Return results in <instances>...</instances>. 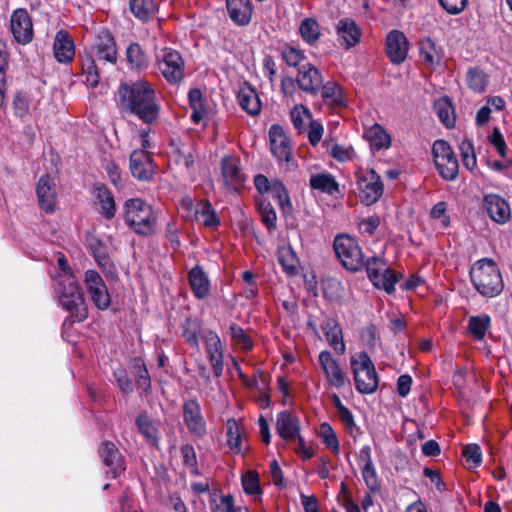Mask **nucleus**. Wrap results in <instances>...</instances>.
I'll use <instances>...</instances> for the list:
<instances>
[{"instance_id": "obj_1", "label": "nucleus", "mask_w": 512, "mask_h": 512, "mask_svg": "<svg viewBox=\"0 0 512 512\" xmlns=\"http://www.w3.org/2000/svg\"><path fill=\"white\" fill-rule=\"evenodd\" d=\"M117 95L122 111L138 117L148 125L159 120L161 105L154 87L148 81L138 79L121 83Z\"/></svg>"}, {"instance_id": "obj_2", "label": "nucleus", "mask_w": 512, "mask_h": 512, "mask_svg": "<svg viewBox=\"0 0 512 512\" xmlns=\"http://www.w3.org/2000/svg\"><path fill=\"white\" fill-rule=\"evenodd\" d=\"M469 275L475 290L485 298L497 297L504 290L501 271L491 258L477 260L471 266Z\"/></svg>"}, {"instance_id": "obj_3", "label": "nucleus", "mask_w": 512, "mask_h": 512, "mask_svg": "<svg viewBox=\"0 0 512 512\" xmlns=\"http://www.w3.org/2000/svg\"><path fill=\"white\" fill-rule=\"evenodd\" d=\"M56 293L62 308L69 312V316L64 321L65 326H72L75 322H82L87 319V304L74 276L60 279Z\"/></svg>"}, {"instance_id": "obj_4", "label": "nucleus", "mask_w": 512, "mask_h": 512, "mask_svg": "<svg viewBox=\"0 0 512 512\" xmlns=\"http://www.w3.org/2000/svg\"><path fill=\"white\" fill-rule=\"evenodd\" d=\"M124 220L138 235L150 236L155 233L157 216L151 205L140 198L125 201Z\"/></svg>"}, {"instance_id": "obj_5", "label": "nucleus", "mask_w": 512, "mask_h": 512, "mask_svg": "<svg viewBox=\"0 0 512 512\" xmlns=\"http://www.w3.org/2000/svg\"><path fill=\"white\" fill-rule=\"evenodd\" d=\"M350 365L354 374L355 387L362 394H372L378 387V376L374 364L366 352L351 357Z\"/></svg>"}, {"instance_id": "obj_6", "label": "nucleus", "mask_w": 512, "mask_h": 512, "mask_svg": "<svg viewBox=\"0 0 512 512\" xmlns=\"http://www.w3.org/2000/svg\"><path fill=\"white\" fill-rule=\"evenodd\" d=\"M363 267L375 287L385 290L388 294L395 291V284L400 280L401 275L388 268L384 259L373 256L364 261Z\"/></svg>"}, {"instance_id": "obj_7", "label": "nucleus", "mask_w": 512, "mask_h": 512, "mask_svg": "<svg viewBox=\"0 0 512 512\" xmlns=\"http://www.w3.org/2000/svg\"><path fill=\"white\" fill-rule=\"evenodd\" d=\"M334 251L342 265L350 271H360L364 266L362 250L354 238L338 235L333 242Z\"/></svg>"}, {"instance_id": "obj_8", "label": "nucleus", "mask_w": 512, "mask_h": 512, "mask_svg": "<svg viewBox=\"0 0 512 512\" xmlns=\"http://www.w3.org/2000/svg\"><path fill=\"white\" fill-rule=\"evenodd\" d=\"M435 166L440 176L446 181H454L459 172L458 160L445 140H436L432 146Z\"/></svg>"}, {"instance_id": "obj_9", "label": "nucleus", "mask_w": 512, "mask_h": 512, "mask_svg": "<svg viewBox=\"0 0 512 512\" xmlns=\"http://www.w3.org/2000/svg\"><path fill=\"white\" fill-rule=\"evenodd\" d=\"M156 57L158 68L168 83L179 84L182 82L184 79L185 62L178 51L166 47Z\"/></svg>"}, {"instance_id": "obj_10", "label": "nucleus", "mask_w": 512, "mask_h": 512, "mask_svg": "<svg viewBox=\"0 0 512 512\" xmlns=\"http://www.w3.org/2000/svg\"><path fill=\"white\" fill-rule=\"evenodd\" d=\"M84 285L92 303L99 310H107L111 298L101 275L96 270H87L84 274Z\"/></svg>"}, {"instance_id": "obj_11", "label": "nucleus", "mask_w": 512, "mask_h": 512, "mask_svg": "<svg viewBox=\"0 0 512 512\" xmlns=\"http://www.w3.org/2000/svg\"><path fill=\"white\" fill-rule=\"evenodd\" d=\"M359 198L365 205L374 204L383 193V183L374 170L365 172L358 177Z\"/></svg>"}, {"instance_id": "obj_12", "label": "nucleus", "mask_w": 512, "mask_h": 512, "mask_svg": "<svg viewBox=\"0 0 512 512\" xmlns=\"http://www.w3.org/2000/svg\"><path fill=\"white\" fill-rule=\"evenodd\" d=\"M183 419L188 431L196 438H203L207 433L206 422L199 402L188 399L183 403Z\"/></svg>"}, {"instance_id": "obj_13", "label": "nucleus", "mask_w": 512, "mask_h": 512, "mask_svg": "<svg viewBox=\"0 0 512 512\" xmlns=\"http://www.w3.org/2000/svg\"><path fill=\"white\" fill-rule=\"evenodd\" d=\"M10 30L15 41L21 45L30 43L33 39V24L26 9L13 11L10 17Z\"/></svg>"}, {"instance_id": "obj_14", "label": "nucleus", "mask_w": 512, "mask_h": 512, "mask_svg": "<svg viewBox=\"0 0 512 512\" xmlns=\"http://www.w3.org/2000/svg\"><path fill=\"white\" fill-rule=\"evenodd\" d=\"M295 81L303 92L316 96L323 85V76L314 65L306 63L298 68Z\"/></svg>"}, {"instance_id": "obj_15", "label": "nucleus", "mask_w": 512, "mask_h": 512, "mask_svg": "<svg viewBox=\"0 0 512 512\" xmlns=\"http://www.w3.org/2000/svg\"><path fill=\"white\" fill-rule=\"evenodd\" d=\"M269 142L272 154L279 162H285L287 167L290 168L291 164V148L289 139L284 129L278 125L273 124L269 129Z\"/></svg>"}, {"instance_id": "obj_16", "label": "nucleus", "mask_w": 512, "mask_h": 512, "mask_svg": "<svg viewBox=\"0 0 512 512\" xmlns=\"http://www.w3.org/2000/svg\"><path fill=\"white\" fill-rule=\"evenodd\" d=\"M202 339L213 373L216 377H220L224 368L223 347L220 337L215 331L208 330L204 333Z\"/></svg>"}, {"instance_id": "obj_17", "label": "nucleus", "mask_w": 512, "mask_h": 512, "mask_svg": "<svg viewBox=\"0 0 512 512\" xmlns=\"http://www.w3.org/2000/svg\"><path fill=\"white\" fill-rule=\"evenodd\" d=\"M89 248L93 254V257L98 264L99 268L109 279H116L118 276L117 268L112 261L109 251L104 243L97 237H90Z\"/></svg>"}, {"instance_id": "obj_18", "label": "nucleus", "mask_w": 512, "mask_h": 512, "mask_svg": "<svg viewBox=\"0 0 512 512\" xmlns=\"http://www.w3.org/2000/svg\"><path fill=\"white\" fill-rule=\"evenodd\" d=\"M93 50L98 60L115 64L117 61L116 42L112 34L103 29L96 35Z\"/></svg>"}, {"instance_id": "obj_19", "label": "nucleus", "mask_w": 512, "mask_h": 512, "mask_svg": "<svg viewBox=\"0 0 512 512\" xmlns=\"http://www.w3.org/2000/svg\"><path fill=\"white\" fill-rule=\"evenodd\" d=\"M408 41L403 32L392 30L386 37V53L394 64H401L408 54Z\"/></svg>"}, {"instance_id": "obj_20", "label": "nucleus", "mask_w": 512, "mask_h": 512, "mask_svg": "<svg viewBox=\"0 0 512 512\" xmlns=\"http://www.w3.org/2000/svg\"><path fill=\"white\" fill-rule=\"evenodd\" d=\"M318 359L329 384L337 389L344 387L347 382L345 373L332 354L329 351H322Z\"/></svg>"}, {"instance_id": "obj_21", "label": "nucleus", "mask_w": 512, "mask_h": 512, "mask_svg": "<svg viewBox=\"0 0 512 512\" xmlns=\"http://www.w3.org/2000/svg\"><path fill=\"white\" fill-rule=\"evenodd\" d=\"M483 208L489 217L499 224L506 223L511 217L508 202L497 194L486 195L483 199Z\"/></svg>"}, {"instance_id": "obj_22", "label": "nucleus", "mask_w": 512, "mask_h": 512, "mask_svg": "<svg viewBox=\"0 0 512 512\" xmlns=\"http://www.w3.org/2000/svg\"><path fill=\"white\" fill-rule=\"evenodd\" d=\"M301 430L299 418L288 410L281 411L276 418V431L285 441H295Z\"/></svg>"}, {"instance_id": "obj_23", "label": "nucleus", "mask_w": 512, "mask_h": 512, "mask_svg": "<svg viewBox=\"0 0 512 512\" xmlns=\"http://www.w3.org/2000/svg\"><path fill=\"white\" fill-rule=\"evenodd\" d=\"M130 171L134 178L149 181L154 175L151 158L145 150L136 149L130 155Z\"/></svg>"}, {"instance_id": "obj_24", "label": "nucleus", "mask_w": 512, "mask_h": 512, "mask_svg": "<svg viewBox=\"0 0 512 512\" xmlns=\"http://www.w3.org/2000/svg\"><path fill=\"white\" fill-rule=\"evenodd\" d=\"M99 454L102 462L109 468L108 473H111L113 478H117L124 472L123 456L114 443L110 441L103 442L99 449Z\"/></svg>"}, {"instance_id": "obj_25", "label": "nucleus", "mask_w": 512, "mask_h": 512, "mask_svg": "<svg viewBox=\"0 0 512 512\" xmlns=\"http://www.w3.org/2000/svg\"><path fill=\"white\" fill-rule=\"evenodd\" d=\"M221 172L225 185L230 189H238L245 181L240 161L232 156H225L221 162Z\"/></svg>"}, {"instance_id": "obj_26", "label": "nucleus", "mask_w": 512, "mask_h": 512, "mask_svg": "<svg viewBox=\"0 0 512 512\" xmlns=\"http://www.w3.org/2000/svg\"><path fill=\"white\" fill-rule=\"evenodd\" d=\"M37 197L42 210L52 213L56 207L55 184L50 176L40 177L37 185Z\"/></svg>"}, {"instance_id": "obj_27", "label": "nucleus", "mask_w": 512, "mask_h": 512, "mask_svg": "<svg viewBox=\"0 0 512 512\" xmlns=\"http://www.w3.org/2000/svg\"><path fill=\"white\" fill-rule=\"evenodd\" d=\"M226 7L231 20L238 26H246L252 17L250 0H226Z\"/></svg>"}, {"instance_id": "obj_28", "label": "nucleus", "mask_w": 512, "mask_h": 512, "mask_svg": "<svg viewBox=\"0 0 512 512\" xmlns=\"http://www.w3.org/2000/svg\"><path fill=\"white\" fill-rule=\"evenodd\" d=\"M336 31L342 40L341 45L349 49L360 42L361 30L351 18L340 19L336 25Z\"/></svg>"}, {"instance_id": "obj_29", "label": "nucleus", "mask_w": 512, "mask_h": 512, "mask_svg": "<svg viewBox=\"0 0 512 512\" xmlns=\"http://www.w3.org/2000/svg\"><path fill=\"white\" fill-rule=\"evenodd\" d=\"M54 56L60 63L70 62L75 55V47L69 34L60 30L56 33L53 45Z\"/></svg>"}, {"instance_id": "obj_30", "label": "nucleus", "mask_w": 512, "mask_h": 512, "mask_svg": "<svg viewBox=\"0 0 512 512\" xmlns=\"http://www.w3.org/2000/svg\"><path fill=\"white\" fill-rule=\"evenodd\" d=\"M189 283L196 298L203 299L209 294V279L202 267L195 266L192 268L189 272Z\"/></svg>"}, {"instance_id": "obj_31", "label": "nucleus", "mask_w": 512, "mask_h": 512, "mask_svg": "<svg viewBox=\"0 0 512 512\" xmlns=\"http://www.w3.org/2000/svg\"><path fill=\"white\" fill-rule=\"evenodd\" d=\"M326 339L333 349L340 355L345 352V344L342 338V329L334 319H327L322 325Z\"/></svg>"}, {"instance_id": "obj_32", "label": "nucleus", "mask_w": 512, "mask_h": 512, "mask_svg": "<svg viewBox=\"0 0 512 512\" xmlns=\"http://www.w3.org/2000/svg\"><path fill=\"white\" fill-rule=\"evenodd\" d=\"M310 187L328 195L339 192V184L330 173L313 174L309 180Z\"/></svg>"}, {"instance_id": "obj_33", "label": "nucleus", "mask_w": 512, "mask_h": 512, "mask_svg": "<svg viewBox=\"0 0 512 512\" xmlns=\"http://www.w3.org/2000/svg\"><path fill=\"white\" fill-rule=\"evenodd\" d=\"M365 138L370 142L373 150L379 151L387 149L391 145V138L384 128L379 124H374L364 133Z\"/></svg>"}, {"instance_id": "obj_34", "label": "nucleus", "mask_w": 512, "mask_h": 512, "mask_svg": "<svg viewBox=\"0 0 512 512\" xmlns=\"http://www.w3.org/2000/svg\"><path fill=\"white\" fill-rule=\"evenodd\" d=\"M238 102L243 110L250 115H258L261 110L260 99L251 87H243L238 93Z\"/></svg>"}, {"instance_id": "obj_35", "label": "nucleus", "mask_w": 512, "mask_h": 512, "mask_svg": "<svg viewBox=\"0 0 512 512\" xmlns=\"http://www.w3.org/2000/svg\"><path fill=\"white\" fill-rule=\"evenodd\" d=\"M434 111L439 120L447 128L455 126V112L451 100L448 97H441L434 102Z\"/></svg>"}, {"instance_id": "obj_36", "label": "nucleus", "mask_w": 512, "mask_h": 512, "mask_svg": "<svg viewBox=\"0 0 512 512\" xmlns=\"http://www.w3.org/2000/svg\"><path fill=\"white\" fill-rule=\"evenodd\" d=\"M95 197L100 203L102 215L112 219L115 216L116 205L111 191L103 185H98L95 187Z\"/></svg>"}, {"instance_id": "obj_37", "label": "nucleus", "mask_w": 512, "mask_h": 512, "mask_svg": "<svg viewBox=\"0 0 512 512\" xmlns=\"http://www.w3.org/2000/svg\"><path fill=\"white\" fill-rule=\"evenodd\" d=\"M321 96L324 103L330 107L345 106V99L341 87L335 82H327L321 87Z\"/></svg>"}, {"instance_id": "obj_38", "label": "nucleus", "mask_w": 512, "mask_h": 512, "mask_svg": "<svg viewBox=\"0 0 512 512\" xmlns=\"http://www.w3.org/2000/svg\"><path fill=\"white\" fill-rule=\"evenodd\" d=\"M129 7L131 13L143 22L152 19L156 13L154 0H130Z\"/></svg>"}, {"instance_id": "obj_39", "label": "nucleus", "mask_w": 512, "mask_h": 512, "mask_svg": "<svg viewBox=\"0 0 512 512\" xmlns=\"http://www.w3.org/2000/svg\"><path fill=\"white\" fill-rule=\"evenodd\" d=\"M491 325V318L487 314L471 316L468 320V332L478 341L484 339L487 330Z\"/></svg>"}, {"instance_id": "obj_40", "label": "nucleus", "mask_w": 512, "mask_h": 512, "mask_svg": "<svg viewBox=\"0 0 512 512\" xmlns=\"http://www.w3.org/2000/svg\"><path fill=\"white\" fill-rule=\"evenodd\" d=\"M226 430L228 447L236 454L241 453L242 431L237 420L234 418L228 419Z\"/></svg>"}, {"instance_id": "obj_41", "label": "nucleus", "mask_w": 512, "mask_h": 512, "mask_svg": "<svg viewBox=\"0 0 512 512\" xmlns=\"http://www.w3.org/2000/svg\"><path fill=\"white\" fill-rule=\"evenodd\" d=\"M278 261L288 275L297 273L298 259L291 247H281L277 252Z\"/></svg>"}, {"instance_id": "obj_42", "label": "nucleus", "mask_w": 512, "mask_h": 512, "mask_svg": "<svg viewBox=\"0 0 512 512\" xmlns=\"http://www.w3.org/2000/svg\"><path fill=\"white\" fill-rule=\"evenodd\" d=\"M270 193L284 213H289L292 210L288 192L281 181L277 179L272 181Z\"/></svg>"}, {"instance_id": "obj_43", "label": "nucleus", "mask_w": 512, "mask_h": 512, "mask_svg": "<svg viewBox=\"0 0 512 512\" xmlns=\"http://www.w3.org/2000/svg\"><path fill=\"white\" fill-rule=\"evenodd\" d=\"M126 59L130 66L135 69H144L147 67L146 56L138 43H131L126 49Z\"/></svg>"}, {"instance_id": "obj_44", "label": "nucleus", "mask_w": 512, "mask_h": 512, "mask_svg": "<svg viewBox=\"0 0 512 512\" xmlns=\"http://www.w3.org/2000/svg\"><path fill=\"white\" fill-rule=\"evenodd\" d=\"M299 32L308 44H314L320 37L319 24L312 18H306L301 22Z\"/></svg>"}, {"instance_id": "obj_45", "label": "nucleus", "mask_w": 512, "mask_h": 512, "mask_svg": "<svg viewBox=\"0 0 512 512\" xmlns=\"http://www.w3.org/2000/svg\"><path fill=\"white\" fill-rule=\"evenodd\" d=\"M136 425L139 432L146 438V440L152 445H156L158 442V430L152 424L149 417L146 415H139L136 419Z\"/></svg>"}, {"instance_id": "obj_46", "label": "nucleus", "mask_w": 512, "mask_h": 512, "mask_svg": "<svg viewBox=\"0 0 512 512\" xmlns=\"http://www.w3.org/2000/svg\"><path fill=\"white\" fill-rule=\"evenodd\" d=\"M362 476L371 492H377L380 489L379 480L377 477L376 470L373 466L370 455L367 453L364 467L362 468Z\"/></svg>"}, {"instance_id": "obj_47", "label": "nucleus", "mask_w": 512, "mask_h": 512, "mask_svg": "<svg viewBox=\"0 0 512 512\" xmlns=\"http://www.w3.org/2000/svg\"><path fill=\"white\" fill-rule=\"evenodd\" d=\"M229 334L230 338L233 341V343L237 346H239L243 350H251L252 349V340L250 337L246 334L244 329L240 327L239 325L233 323L229 327Z\"/></svg>"}, {"instance_id": "obj_48", "label": "nucleus", "mask_w": 512, "mask_h": 512, "mask_svg": "<svg viewBox=\"0 0 512 512\" xmlns=\"http://www.w3.org/2000/svg\"><path fill=\"white\" fill-rule=\"evenodd\" d=\"M459 150L464 167L469 171L474 170L477 166V160L472 142L469 139L462 140L459 144Z\"/></svg>"}, {"instance_id": "obj_49", "label": "nucleus", "mask_w": 512, "mask_h": 512, "mask_svg": "<svg viewBox=\"0 0 512 512\" xmlns=\"http://www.w3.org/2000/svg\"><path fill=\"white\" fill-rule=\"evenodd\" d=\"M241 483L244 492L248 495L257 496L262 492L259 483V474L256 471L250 470L243 474Z\"/></svg>"}, {"instance_id": "obj_50", "label": "nucleus", "mask_w": 512, "mask_h": 512, "mask_svg": "<svg viewBox=\"0 0 512 512\" xmlns=\"http://www.w3.org/2000/svg\"><path fill=\"white\" fill-rule=\"evenodd\" d=\"M420 56L424 63L432 66L438 62L435 42L431 38H425L420 42Z\"/></svg>"}, {"instance_id": "obj_51", "label": "nucleus", "mask_w": 512, "mask_h": 512, "mask_svg": "<svg viewBox=\"0 0 512 512\" xmlns=\"http://www.w3.org/2000/svg\"><path fill=\"white\" fill-rule=\"evenodd\" d=\"M82 69L83 73L86 75V82L92 87L97 86L100 77L95 60L91 55L82 58Z\"/></svg>"}, {"instance_id": "obj_52", "label": "nucleus", "mask_w": 512, "mask_h": 512, "mask_svg": "<svg viewBox=\"0 0 512 512\" xmlns=\"http://www.w3.org/2000/svg\"><path fill=\"white\" fill-rule=\"evenodd\" d=\"M319 435L323 443L332 450L334 454H338L340 451L339 442L337 436L328 423H323L320 426Z\"/></svg>"}, {"instance_id": "obj_53", "label": "nucleus", "mask_w": 512, "mask_h": 512, "mask_svg": "<svg viewBox=\"0 0 512 512\" xmlns=\"http://www.w3.org/2000/svg\"><path fill=\"white\" fill-rule=\"evenodd\" d=\"M467 83L470 89L482 92L487 84L486 74L477 69H470L467 73Z\"/></svg>"}, {"instance_id": "obj_54", "label": "nucleus", "mask_w": 512, "mask_h": 512, "mask_svg": "<svg viewBox=\"0 0 512 512\" xmlns=\"http://www.w3.org/2000/svg\"><path fill=\"white\" fill-rule=\"evenodd\" d=\"M196 217L198 220L202 221L206 227L217 226L220 222L209 202L204 203L202 209L196 212Z\"/></svg>"}, {"instance_id": "obj_55", "label": "nucleus", "mask_w": 512, "mask_h": 512, "mask_svg": "<svg viewBox=\"0 0 512 512\" xmlns=\"http://www.w3.org/2000/svg\"><path fill=\"white\" fill-rule=\"evenodd\" d=\"M281 56L284 62L291 67H298L305 59V56L301 51L291 46L283 47L281 50Z\"/></svg>"}, {"instance_id": "obj_56", "label": "nucleus", "mask_w": 512, "mask_h": 512, "mask_svg": "<svg viewBox=\"0 0 512 512\" xmlns=\"http://www.w3.org/2000/svg\"><path fill=\"white\" fill-rule=\"evenodd\" d=\"M181 455L183 458V464L190 469L192 474L198 475L197 457L193 446L190 444L183 445L181 447Z\"/></svg>"}, {"instance_id": "obj_57", "label": "nucleus", "mask_w": 512, "mask_h": 512, "mask_svg": "<svg viewBox=\"0 0 512 512\" xmlns=\"http://www.w3.org/2000/svg\"><path fill=\"white\" fill-rule=\"evenodd\" d=\"M260 214L262 222L265 224L267 229L269 231L274 230L276 228L277 216L275 210L269 202L261 203Z\"/></svg>"}, {"instance_id": "obj_58", "label": "nucleus", "mask_w": 512, "mask_h": 512, "mask_svg": "<svg viewBox=\"0 0 512 512\" xmlns=\"http://www.w3.org/2000/svg\"><path fill=\"white\" fill-rule=\"evenodd\" d=\"M198 334H199L198 323L194 320L188 319L185 322L184 332H183V336H184L186 342L192 347H197L199 344Z\"/></svg>"}, {"instance_id": "obj_59", "label": "nucleus", "mask_w": 512, "mask_h": 512, "mask_svg": "<svg viewBox=\"0 0 512 512\" xmlns=\"http://www.w3.org/2000/svg\"><path fill=\"white\" fill-rule=\"evenodd\" d=\"M463 455L466 461L474 467L482 463L481 449L477 444H468L463 449Z\"/></svg>"}, {"instance_id": "obj_60", "label": "nucleus", "mask_w": 512, "mask_h": 512, "mask_svg": "<svg viewBox=\"0 0 512 512\" xmlns=\"http://www.w3.org/2000/svg\"><path fill=\"white\" fill-rule=\"evenodd\" d=\"M439 3L446 12L457 15L465 9L468 0H439Z\"/></svg>"}, {"instance_id": "obj_61", "label": "nucleus", "mask_w": 512, "mask_h": 512, "mask_svg": "<svg viewBox=\"0 0 512 512\" xmlns=\"http://www.w3.org/2000/svg\"><path fill=\"white\" fill-rule=\"evenodd\" d=\"M380 225V218L378 216H370L359 222V230L362 234L371 236Z\"/></svg>"}, {"instance_id": "obj_62", "label": "nucleus", "mask_w": 512, "mask_h": 512, "mask_svg": "<svg viewBox=\"0 0 512 512\" xmlns=\"http://www.w3.org/2000/svg\"><path fill=\"white\" fill-rule=\"evenodd\" d=\"M353 153L354 151L351 146L334 144L331 148L332 157L341 162L350 160L353 156Z\"/></svg>"}, {"instance_id": "obj_63", "label": "nucleus", "mask_w": 512, "mask_h": 512, "mask_svg": "<svg viewBox=\"0 0 512 512\" xmlns=\"http://www.w3.org/2000/svg\"><path fill=\"white\" fill-rule=\"evenodd\" d=\"M324 128L321 123L317 121H310L309 128H308V140L312 146H316L322 136H323Z\"/></svg>"}, {"instance_id": "obj_64", "label": "nucleus", "mask_w": 512, "mask_h": 512, "mask_svg": "<svg viewBox=\"0 0 512 512\" xmlns=\"http://www.w3.org/2000/svg\"><path fill=\"white\" fill-rule=\"evenodd\" d=\"M305 117L310 119L311 113L308 109H304L303 112L294 108L291 111V120L293 122L294 127L301 132L305 125Z\"/></svg>"}]
</instances>
